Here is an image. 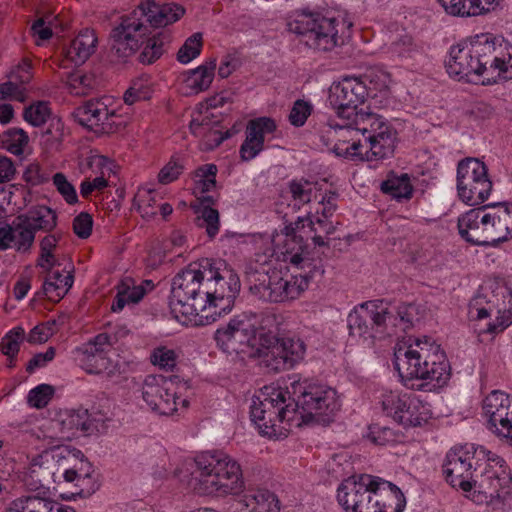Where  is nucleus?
<instances>
[{"label": "nucleus", "mask_w": 512, "mask_h": 512, "mask_svg": "<svg viewBox=\"0 0 512 512\" xmlns=\"http://www.w3.org/2000/svg\"><path fill=\"white\" fill-rule=\"evenodd\" d=\"M239 290V277L231 268L203 259L174 276L170 307L179 321L206 325L231 311Z\"/></svg>", "instance_id": "nucleus-1"}, {"label": "nucleus", "mask_w": 512, "mask_h": 512, "mask_svg": "<svg viewBox=\"0 0 512 512\" xmlns=\"http://www.w3.org/2000/svg\"><path fill=\"white\" fill-rule=\"evenodd\" d=\"M511 59L508 41L491 33H480L452 45L445 68L458 81L477 80L488 86L507 78Z\"/></svg>", "instance_id": "nucleus-2"}, {"label": "nucleus", "mask_w": 512, "mask_h": 512, "mask_svg": "<svg viewBox=\"0 0 512 512\" xmlns=\"http://www.w3.org/2000/svg\"><path fill=\"white\" fill-rule=\"evenodd\" d=\"M394 365L405 380H422L418 390L432 392L444 387L451 376L450 365L440 345L430 338L416 339L407 347H399L394 353Z\"/></svg>", "instance_id": "nucleus-3"}, {"label": "nucleus", "mask_w": 512, "mask_h": 512, "mask_svg": "<svg viewBox=\"0 0 512 512\" xmlns=\"http://www.w3.org/2000/svg\"><path fill=\"white\" fill-rule=\"evenodd\" d=\"M190 484L199 495L219 497L239 494L245 487L241 465L220 450L202 452L194 457Z\"/></svg>", "instance_id": "nucleus-4"}, {"label": "nucleus", "mask_w": 512, "mask_h": 512, "mask_svg": "<svg viewBox=\"0 0 512 512\" xmlns=\"http://www.w3.org/2000/svg\"><path fill=\"white\" fill-rule=\"evenodd\" d=\"M353 23L343 15L309 9L292 11L286 19L287 30L297 35L307 47L331 51L350 37Z\"/></svg>", "instance_id": "nucleus-5"}, {"label": "nucleus", "mask_w": 512, "mask_h": 512, "mask_svg": "<svg viewBox=\"0 0 512 512\" xmlns=\"http://www.w3.org/2000/svg\"><path fill=\"white\" fill-rule=\"evenodd\" d=\"M511 223L509 204L504 202L470 209L459 216L457 227L468 243L496 247L508 241Z\"/></svg>", "instance_id": "nucleus-6"}, {"label": "nucleus", "mask_w": 512, "mask_h": 512, "mask_svg": "<svg viewBox=\"0 0 512 512\" xmlns=\"http://www.w3.org/2000/svg\"><path fill=\"white\" fill-rule=\"evenodd\" d=\"M257 318L258 355L261 364L277 373L293 368L305 355L306 346L299 338H276L277 318L272 313L252 315Z\"/></svg>", "instance_id": "nucleus-7"}, {"label": "nucleus", "mask_w": 512, "mask_h": 512, "mask_svg": "<svg viewBox=\"0 0 512 512\" xmlns=\"http://www.w3.org/2000/svg\"><path fill=\"white\" fill-rule=\"evenodd\" d=\"M39 460L33 467L43 469V473L50 475L54 483H74L85 494L95 491L93 466L80 450L56 446L44 451Z\"/></svg>", "instance_id": "nucleus-8"}, {"label": "nucleus", "mask_w": 512, "mask_h": 512, "mask_svg": "<svg viewBox=\"0 0 512 512\" xmlns=\"http://www.w3.org/2000/svg\"><path fill=\"white\" fill-rule=\"evenodd\" d=\"M305 223L299 218L296 222L285 225L272 236L273 252L277 260L291 264L301 270L296 276H305L310 282L317 276L324 274L322 259L310 255L304 244Z\"/></svg>", "instance_id": "nucleus-9"}, {"label": "nucleus", "mask_w": 512, "mask_h": 512, "mask_svg": "<svg viewBox=\"0 0 512 512\" xmlns=\"http://www.w3.org/2000/svg\"><path fill=\"white\" fill-rule=\"evenodd\" d=\"M297 405V427L303 424H329L340 409L337 392L326 385L309 384L303 388Z\"/></svg>", "instance_id": "nucleus-10"}, {"label": "nucleus", "mask_w": 512, "mask_h": 512, "mask_svg": "<svg viewBox=\"0 0 512 512\" xmlns=\"http://www.w3.org/2000/svg\"><path fill=\"white\" fill-rule=\"evenodd\" d=\"M488 455L489 450L484 446L468 443L454 446L447 452L443 463L447 482L465 492L470 491L476 483L474 473Z\"/></svg>", "instance_id": "nucleus-11"}, {"label": "nucleus", "mask_w": 512, "mask_h": 512, "mask_svg": "<svg viewBox=\"0 0 512 512\" xmlns=\"http://www.w3.org/2000/svg\"><path fill=\"white\" fill-rule=\"evenodd\" d=\"M309 286L305 276L283 278L280 272H256L250 277L249 290L259 300L283 303L298 298Z\"/></svg>", "instance_id": "nucleus-12"}, {"label": "nucleus", "mask_w": 512, "mask_h": 512, "mask_svg": "<svg viewBox=\"0 0 512 512\" xmlns=\"http://www.w3.org/2000/svg\"><path fill=\"white\" fill-rule=\"evenodd\" d=\"M380 404L387 416L405 428L420 427L432 417L430 405L413 393L386 391Z\"/></svg>", "instance_id": "nucleus-13"}, {"label": "nucleus", "mask_w": 512, "mask_h": 512, "mask_svg": "<svg viewBox=\"0 0 512 512\" xmlns=\"http://www.w3.org/2000/svg\"><path fill=\"white\" fill-rule=\"evenodd\" d=\"M492 181L486 165L476 158L461 160L457 166V192L459 198L469 206L486 201L492 191Z\"/></svg>", "instance_id": "nucleus-14"}, {"label": "nucleus", "mask_w": 512, "mask_h": 512, "mask_svg": "<svg viewBox=\"0 0 512 512\" xmlns=\"http://www.w3.org/2000/svg\"><path fill=\"white\" fill-rule=\"evenodd\" d=\"M148 35L150 29L137 8L122 16L119 24L112 29L111 50L119 59L125 61L139 51Z\"/></svg>", "instance_id": "nucleus-15"}, {"label": "nucleus", "mask_w": 512, "mask_h": 512, "mask_svg": "<svg viewBox=\"0 0 512 512\" xmlns=\"http://www.w3.org/2000/svg\"><path fill=\"white\" fill-rule=\"evenodd\" d=\"M366 80L367 77H344L332 83L328 91V102L340 118L350 120L359 112L357 108L369 95Z\"/></svg>", "instance_id": "nucleus-16"}, {"label": "nucleus", "mask_w": 512, "mask_h": 512, "mask_svg": "<svg viewBox=\"0 0 512 512\" xmlns=\"http://www.w3.org/2000/svg\"><path fill=\"white\" fill-rule=\"evenodd\" d=\"M257 318L240 315L232 318L225 327L217 329L215 341L225 352H246L245 348L259 347L257 338Z\"/></svg>", "instance_id": "nucleus-17"}, {"label": "nucleus", "mask_w": 512, "mask_h": 512, "mask_svg": "<svg viewBox=\"0 0 512 512\" xmlns=\"http://www.w3.org/2000/svg\"><path fill=\"white\" fill-rule=\"evenodd\" d=\"M77 117L81 125L99 134L115 133L121 125L115 101L110 96L85 102L77 109Z\"/></svg>", "instance_id": "nucleus-18"}, {"label": "nucleus", "mask_w": 512, "mask_h": 512, "mask_svg": "<svg viewBox=\"0 0 512 512\" xmlns=\"http://www.w3.org/2000/svg\"><path fill=\"white\" fill-rule=\"evenodd\" d=\"M485 468L480 474V485L490 490L493 509L505 505V501L510 498L512 473L506 461L497 454L489 451V455L482 460Z\"/></svg>", "instance_id": "nucleus-19"}, {"label": "nucleus", "mask_w": 512, "mask_h": 512, "mask_svg": "<svg viewBox=\"0 0 512 512\" xmlns=\"http://www.w3.org/2000/svg\"><path fill=\"white\" fill-rule=\"evenodd\" d=\"M111 345L110 336L107 333H100L75 349V359L88 374L105 373L111 377L114 375V368L108 357Z\"/></svg>", "instance_id": "nucleus-20"}, {"label": "nucleus", "mask_w": 512, "mask_h": 512, "mask_svg": "<svg viewBox=\"0 0 512 512\" xmlns=\"http://www.w3.org/2000/svg\"><path fill=\"white\" fill-rule=\"evenodd\" d=\"M374 476L358 474L343 480L337 490V500L346 512H372Z\"/></svg>", "instance_id": "nucleus-21"}, {"label": "nucleus", "mask_w": 512, "mask_h": 512, "mask_svg": "<svg viewBox=\"0 0 512 512\" xmlns=\"http://www.w3.org/2000/svg\"><path fill=\"white\" fill-rule=\"evenodd\" d=\"M142 397L153 411L161 415L168 416L178 411L176 384L170 378L147 376L142 387Z\"/></svg>", "instance_id": "nucleus-22"}, {"label": "nucleus", "mask_w": 512, "mask_h": 512, "mask_svg": "<svg viewBox=\"0 0 512 512\" xmlns=\"http://www.w3.org/2000/svg\"><path fill=\"white\" fill-rule=\"evenodd\" d=\"M255 403L271 411L274 422H286L289 427L297 426V405L291 400L287 388L269 385L265 386L255 396Z\"/></svg>", "instance_id": "nucleus-23"}, {"label": "nucleus", "mask_w": 512, "mask_h": 512, "mask_svg": "<svg viewBox=\"0 0 512 512\" xmlns=\"http://www.w3.org/2000/svg\"><path fill=\"white\" fill-rule=\"evenodd\" d=\"M511 400L508 394L492 391L483 401V410L488 418V428L499 438L512 441Z\"/></svg>", "instance_id": "nucleus-24"}, {"label": "nucleus", "mask_w": 512, "mask_h": 512, "mask_svg": "<svg viewBox=\"0 0 512 512\" xmlns=\"http://www.w3.org/2000/svg\"><path fill=\"white\" fill-rule=\"evenodd\" d=\"M276 129V122L270 117L250 120L246 126L245 140L239 149L241 159L243 161L254 159L264 149L265 136L273 134Z\"/></svg>", "instance_id": "nucleus-25"}, {"label": "nucleus", "mask_w": 512, "mask_h": 512, "mask_svg": "<svg viewBox=\"0 0 512 512\" xmlns=\"http://www.w3.org/2000/svg\"><path fill=\"white\" fill-rule=\"evenodd\" d=\"M373 303L364 302L355 307L347 317L349 335L367 346H372L378 339L373 318Z\"/></svg>", "instance_id": "nucleus-26"}, {"label": "nucleus", "mask_w": 512, "mask_h": 512, "mask_svg": "<svg viewBox=\"0 0 512 512\" xmlns=\"http://www.w3.org/2000/svg\"><path fill=\"white\" fill-rule=\"evenodd\" d=\"M372 489V512H402L406 499L402 491L393 483L374 476Z\"/></svg>", "instance_id": "nucleus-27"}, {"label": "nucleus", "mask_w": 512, "mask_h": 512, "mask_svg": "<svg viewBox=\"0 0 512 512\" xmlns=\"http://www.w3.org/2000/svg\"><path fill=\"white\" fill-rule=\"evenodd\" d=\"M145 23L154 27H164L178 21L185 13V9L175 3L157 4L154 0H142L138 5Z\"/></svg>", "instance_id": "nucleus-28"}, {"label": "nucleus", "mask_w": 512, "mask_h": 512, "mask_svg": "<svg viewBox=\"0 0 512 512\" xmlns=\"http://www.w3.org/2000/svg\"><path fill=\"white\" fill-rule=\"evenodd\" d=\"M397 139L396 130L390 127H384L383 131L377 133L375 137L366 139L364 149L361 151V161H378L393 155Z\"/></svg>", "instance_id": "nucleus-29"}, {"label": "nucleus", "mask_w": 512, "mask_h": 512, "mask_svg": "<svg viewBox=\"0 0 512 512\" xmlns=\"http://www.w3.org/2000/svg\"><path fill=\"white\" fill-rule=\"evenodd\" d=\"M345 126H340L335 129V144L333 152L337 156L345 157L351 160H359L361 158V151L364 149L362 140L354 139V135L357 134V130L352 124V118Z\"/></svg>", "instance_id": "nucleus-30"}, {"label": "nucleus", "mask_w": 512, "mask_h": 512, "mask_svg": "<svg viewBox=\"0 0 512 512\" xmlns=\"http://www.w3.org/2000/svg\"><path fill=\"white\" fill-rule=\"evenodd\" d=\"M154 284L151 280H145L140 285H135L133 279L125 278L116 287L117 294L111 306L113 312H120L128 304L138 303L146 294L152 290Z\"/></svg>", "instance_id": "nucleus-31"}, {"label": "nucleus", "mask_w": 512, "mask_h": 512, "mask_svg": "<svg viewBox=\"0 0 512 512\" xmlns=\"http://www.w3.org/2000/svg\"><path fill=\"white\" fill-rule=\"evenodd\" d=\"M501 0H438L445 12L452 16H477L494 10Z\"/></svg>", "instance_id": "nucleus-32"}, {"label": "nucleus", "mask_w": 512, "mask_h": 512, "mask_svg": "<svg viewBox=\"0 0 512 512\" xmlns=\"http://www.w3.org/2000/svg\"><path fill=\"white\" fill-rule=\"evenodd\" d=\"M96 44L95 31L89 28L83 29L65 49V58L75 65H81L94 53Z\"/></svg>", "instance_id": "nucleus-33"}, {"label": "nucleus", "mask_w": 512, "mask_h": 512, "mask_svg": "<svg viewBox=\"0 0 512 512\" xmlns=\"http://www.w3.org/2000/svg\"><path fill=\"white\" fill-rule=\"evenodd\" d=\"M373 303V318L378 339L397 334L400 329L395 314V306L386 303L384 300L370 301Z\"/></svg>", "instance_id": "nucleus-34"}, {"label": "nucleus", "mask_w": 512, "mask_h": 512, "mask_svg": "<svg viewBox=\"0 0 512 512\" xmlns=\"http://www.w3.org/2000/svg\"><path fill=\"white\" fill-rule=\"evenodd\" d=\"M90 166L97 168L100 175L93 180L85 179L80 185V194L83 198H88L93 191H102L108 186V179L114 173V163L105 156H94L90 160Z\"/></svg>", "instance_id": "nucleus-35"}, {"label": "nucleus", "mask_w": 512, "mask_h": 512, "mask_svg": "<svg viewBox=\"0 0 512 512\" xmlns=\"http://www.w3.org/2000/svg\"><path fill=\"white\" fill-rule=\"evenodd\" d=\"M271 411L253 403L250 408L252 422L257 426L259 433L271 439H279L287 436L288 428L281 426L283 422H274Z\"/></svg>", "instance_id": "nucleus-36"}, {"label": "nucleus", "mask_w": 512, "mask_h": 512, "mask_svg": "<svg viewBox=\"0 0 512 512\" xmlns=\"http://www.w3.org/2000/svg\"><path fill=\"white\" fill-rule=\"evenodd\" d=\"M171 41L172 35L167 31H161L152 36L148 35L140 47L138 61L145 65L154 63L168 51Z\"/></svg>", "instance_id": "nucleus-37"}, {"label": "nucleus", "mask_w": 512, "mask_h": 512, "mask_svg": "<svg viewBox=\"0 0 512 512\" xmlns=\"http://www.w3.org/2000/svg\"><path fill=\"white\" fill-rule=\"evenodd\" d=\"M47 276L42 284V293L53 302L60 301L68 292L73 284V276L70 271L66 275L58 270H44Z\"/></svg>", "instance_id": "nucleus-38"}, {"label": "nucleus", "mask_w": 512, "mask_h": 512, "mask_svg": "<svg viewBox=\"0 0 512 512\" xmlns=\"http://www.w3.org/2000/svg\"><path fill=\"white\" fill-rule=\"evenodd\" d=\"M240 503L247 512H279V500L269 490H256L245 494Z\"/></svg>", "instance_id": "nucleus-39"}, {"label": "nucleus", "mask_w": 512, "mask_h": 512, "mask_svg": "<svg viewBox=\"0 0 512 512\" xmlns=\"http://www.w3.org/2000/svg\"><path fill=\"white\" fill-rule=\"evenodd\" d=\"M217 63L215 58L205 61L203 64L188 72L185 83L194 93L207 90L215 76Z\"/></svg>", "instance_id": "nucleus-40"}, {"label": "nucleus", "mask_w": 512, "mask_h": 512, "mask_svg": "<svg viewBox=\"0 0 512 512\" xmlns=\"http://www.w3.org/2000/svg\"><path fill=\"white\" fill-rule=\"evenodd\" d=\"M352 124L357 133L362 134L363 142L370 137H375L377 133L384 130V127L391 126L382 116L362 110L352 116Z\"/></svg>", "instance_id": "nucleus-41"}, {"label": "nucleus", "mask_w": 512, "mask_h": 512, "mask_svg": "<svg viewBox=\"0 0 512 512\" xmlns=\"http://www.w3.org/2000/svg\"><path fill=\"white\" fill-rule=\"evenodd\" d=\"M34 233L36 231L50 232L57 225V215L54 210L47 206H37L26 215L21 216Z\"/></svg>", "instance_id": "nucleus-42"}, {"label": "nucleus", "mask_w": 512, "mask_h": 512, "mask_svg": "<svg viewBox=\"0 0 512 512\" xmlns=\"http://www.w3.org/2000/svg\"><path fill=\"white\" fill-rule=\"evenodd\" d=\"M289 193L291 194V203L294 210H299L308 204L312 198H316V184L305 179L292 180L289 183Z\"/></svg>", "instance_id": "nucleus-43"}, {"label": "nucleus", "mask_w": 512, "mask_h": 512, "mask_svg": "<svg viewBox=\"0 0 512 512\" xmlns=\"http://www.w3.org/2000/svg\"><path fill=\"white\" fill-rule=\"evenodd\" d=\"M381 190L397 200L410 199L413 193L410 178L407 174L388 178L382 182Z\"/></svg>", "instance_id": "nucleus-44"}, {"label": "nucleus", "mask_w": 512, "mask_h": 512, "mask_svg": "<svg viewBox=\"0 0 512 512\" xmlns=\"http://www.w3.org/2000/svg\"><path fill=\"white\" fill-rule=\"evenodd\" d=\"M95 84L94 76L82 71L70 73L66 78V86L69 92L76 96L87 95L94 88Z\"/></svg>", "instance_id": "nucleus-45"}, {"label": "nucleus", "mask_w": 512, "mask_h": 512, "mask_svg": "<svg viewBox=\"0 0 512 512\" xmlns=\"http://www.w3.org/2000/svg\"><path fill=\"white\" fill-rule=\"evenodd\" d=\"M24 338L25 330L21 326H17L7 332L1 339V351L10 359V367L13 366L12 361L17 356Z\"/></svg>", "instance_id": "nucleus-46"}, {"label": "nucleus", "mask_w": 512, "mask_h": 512, "mask_svg": "<svg viewBox=\"0 0 512 512\" xmlns=\"http://www.w3.org/2000/svg\"><path fill=\"white\" fill-rule=\"evenodd\" d=\"M13 235H14V248L17 251L26 252L28 251L35 239V233L29 227V225L20 216L18 222L13 223Z\"/></svg>", "instance_id": "nucleus-47"}, {"label": "nucleus", "mask_w": 512, "mask_h": 512, "mask_svg": "<svg viewBox=\"0 0 512 512\" xmlns=\"http://www.w3.org/2000/svg\"><path fill=\"white\" fill-rule=\"evenodd\" d=\"M58 243L55 235L48 234L40 242V255L37 259V266L43 270H50L58 265V261L53 254Z\"/></svg>", "instance_id": "nucleus-48"}, {"label": "nucleus", "mask_w": 512, "mask_h": 512, "mask_svg": "<svg viewBox=\"0 0 512 512\" xmlns=\"http://www.w3.org/2000/svg\"><path fill=\"white\" fill-rule=\"evenodd\" d=\"M62 424L68 430L88 432L92 427V419L87 409L78 408L68 411L62 419Z\"/></svg>", "instance_id": "nucleus-49"}, {"label": "nucleus", "mask_w": 512, "mask_h": 512, "mask_svg": "<svg viewBox=\"0 0 512 512\" xmlns=\"http://www.w3.org/2000/svg\"><path fill=\"white\" fill-rule=\"evenodd\" d=\"M203 37L197 32L188 37L177 52V60L181 64H188L197 58L202 51Z\"/></svg>", "instance_id": "nucleus-50"}, {"label": "nucleus", "mask_w": 512, "mask_h": 512, "mask_svg": "<svg viewBox=\"0 0 512 512\" xmlns=\"http://www.w3.org/2000/svg\"><path fill=\"white\" fill-rule=\"evenodd\" d=\"M45 505L42 497H20L12 501L5 512H50Z\"/></svg>", "instance_id": "nucleus-51"}, {"label": "nucleus", "mask_w": 512, "mask_h": 512, "mask_svg": "<svg viewBox=\"0 0 512 512\" xmlns=\"http://www.w3.org/2000/svg\"><path fill=\"white\" fill-rule=\"evenodd\" d=\"M156 202L155 191L147 188H140L134 197V205L142 217L146 218L156 215Z\"/></svg>", "instance_id": "nucleus-52"}, {"label": "nucleus", "mask_w": 512, "mask_h": 512, "mask_svg": "<svg viewBox=\"0 0 512 512\" xmlns=\"http://www.w3.org/2000/svg\"><path fill=\"white\" fill-rule=\"evenodd\" d=\"M197 226L205 228L207 235L214 238L220 227L219 212L211 207H203L196 218Z\"/></svg>", "instance_id": "nucleus-53"}, {"label": "nucleus", "mask_w": 512, "mask_h": 512, "mask_svg": "<svg viewBox=\"0 0 512 512\" xmlns=\"http://www.w3.org/2000/svg\"><path fill=\"white\" fill-rule=\"evenodd\" d=\"M151 363L165 371H172L177 363V354L165 346L156 347L150 355Z\"/></svg>", "instance_id": "nucleus-54"}, {"label": "nucleus", "mask_w": 512, "mask_h": 512, "mask_svg": "<svg viewBox=\"0 0 512 512\" xmlns=\"http://www.w3.org/2000/svg\"><path fill=\"white\" fill-rule=\"evenodd\" d=\"M55 389L49 384H40L29 391L27 396L28 404L37 409L46 407L51 401Z\"/></svg>", "instance_id": "nucleus-55"}, {"label": "nucleus", "mask_w": 512, "mask_h": 512, "mask_svg": "<svg viewBox=\"0 0 512 512\" xmlns=\"http://www.w3.org/2000/svg\"><path fill=\"white\" fill-rule=\"evenodd\" d=\"M51 115V110L47 102L39 101L27 107L24 110V119L33 126L43 125Z\"/></svg>", "instance_id": "nucleus-56"}, {"label": "nucleus", "mask_w": 512, "mask_h": 512, "mask_svg": "<svg viewBox=\"0 0 512 512\" xmlns=\"http://www.w3.org/2000/svg\"><path fill=\"white\" fill-rule=\"evenodd\" d=\"M52 182L57 192L63 197L69 205H74L78 202V196L74 185L68 181L65 174L58 172L52 177Z\"/></svg>", "instance_id": "nucleus-57"}, {"label": "nucleus", "mask_w": 512, "mask_h": 512, "mask_svg": "<svg viewBox=\"0 0 512 512\" xmlns=\"http://www.w3.org/2000/svg\"><path fill=\"white\" fill-rule=\"evenodd\" d=\"M185 168L184 160L179 157H172L170 161L160 170L158 181L161 184H169L177 180Z\"/></svg>", "instance_id": "nucleus-58"}, {"label": "nucleus", "mask_w": 512, "mask_h": 512, "mask_svg": "<svg viewBox=\"0 0 512 512\" xmlns=\"http://www.w3.org/2000/svg\"><path fill=\"white\" fill-rule=\"evenodd\" d=\"M190 131L197 137L200 136H208L214 141V146H219L224 137L221 136L218 130H213L210 128L209 122H203V120H199L198 118H193L190 122Z\"/></svg>", "instance_id": "nucleus-59"}, {"label": "nucleus", "mask_w": 512, "mask_h": 512, "mask_svg": "<svg viewBox=\"0 0 512 512\" xmlns=\"http://www.w3.org/2000/svg\"><path fill=\"white\" fill-rule=\"evenodd\" d=\"M311 112L312 106L310 103L304 100H297L290 111L289 122L295 127H301L305 124Z\"/></svg>", "instance_id": "nucleus-60"}, {"label": "nucleus", "mask_w": 512, "mask_h": 512, "mask_svg": "<svg viewBox=\"0 0 512 512\" xmlns=\"http://www.w3.org/2000/svg\"><path fill=\"white\" fill-rule=\"evenodd\" d=\"M4 137L8 138L6 140L9 142L7 149L14 154L22 153L23 147L28 143V136L22 129L11 128L4 134Z\"/></svg>", "instance_id": "nucleus-61"}, {"label": "nucleus", "mask_w": 512, "mask_h": 512, "mask_svg": "<svg viewBox=\"0 0 512 512\" xmlns=\"http://www.w3.org/2000/svg\"><path fill=\"white\" fill-rule=\"evenodd\" d=\"M337 199L338 194L336 192L329 191L326 193L318 203L319 207L316 209L315 216L330 218L336 211Z\"/></svg>", "instance_id": "nucleus-62"}, {"label": "nucleus", "mask_w": 512, "mask_h": 512, "mask_svg": "<svg viewBox=\"0 0 512 512\" xmlns=\"http://www.w3.org/2000/svg\"><path fill=\"white\" fill-rule=\"evenodd\" d=\"M93 227V219L90 214L81 212L73 220L74 233L82 239H86L91 235Z\"/></svg>", "instance_id": "nucleus-63"}, {"label": "nucleus", "mask_w": 512, "mask_h": 512, "mask_svg": "<svg viewBox=\"0 0 512 512\" xmlns=\"http://www.w3.org/2000/svg\"><path fill=\"white\" fill-rule=\"evenodd\" d=\"M367 438L376 445H386L394 441V434L390 428L375 424L369 427Z\"/></svg>", "instance_id": "nucleus-64"}]
</instances>
